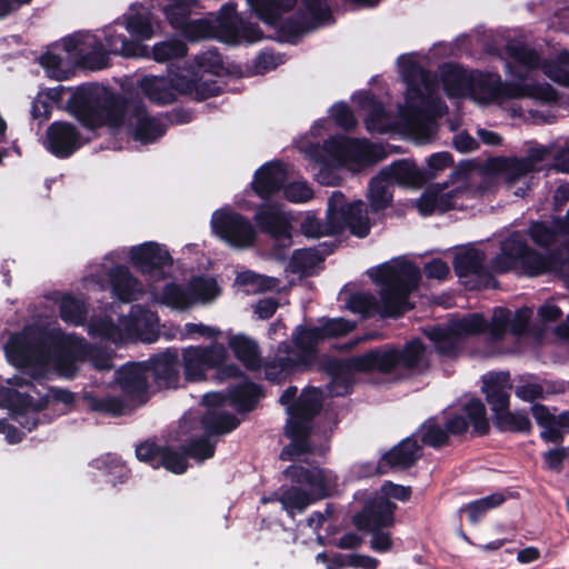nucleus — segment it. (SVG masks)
Listing matches in <instances>:
<instances>
[{
  "label": "nucleus",
  "instance_id": "40",
  "mask_svg": "<svg viewBox=\"0 0 569 569\" xmlns=\"http://www.w3.org/2000/svg\"><path fill=\"white\" fill-rule=\"evenodd\" d=\"M188 286L192 300V307L198 303H211L221 293V288L219 287L217 280L208 276L192 277L189 280Z\"/></svg>",
  "mask_w": 569,
  "mask_h": 569
},
{
  "label": "nucleus",
  "instance_id": "46",
  "mask_svg": "<svg viewBox=\"0 0 569 569\" xmlns=\"http://www.w3.org/2000/svg\"><path fill=\"white\" fill-rule=\"evenodd\" d=\"M320 263V253L317 248L298 249L293 252L289 262V270L293 273L309 276L313 273Z\"/></svg>",
  "mask_w": 569,
  "mask_h": 569
},
{
  "label": "nucleus",
  "instance_id": "20",
  "mask_svg": "<svg viewBox=\"0 0 569 569\" xmlns=\"http://www.w3.org/2000/svg\"><path fill=\"white\" fill-rule=\"evenodd\" d=\"M348 227L356 237L363 238L369 233L370 224L367 209L362 201L347 203L341 192H335L327 209V224L322 236H332Z\"/></svg>",
  "mask_w": 569,
  "mask_h": 569
},
{
  "label": "nucleus",
  "instance_id": "38",
  "mask_svg": "<svg viewBox=\"0 0 569 569\" xmlns=\"http://www.w3.org/2000/svg\"><path fill=\"white\" fill-rule=\"evenodd\" d=\"M124 28L123 22H116L104 29V44L101 46L107 54V63L109 62V54H120L123 57H142L147 52V48L138 43L136 40H130L123 32L118 29ZM99 41L100 38H98Z\"/></svg>",
  "mask_w": 569,
  "mask_h": 569
},
{
  "label": "nucleus",
  "instance_id": "7",
  "mask_svg": "<svg viewBox=\"0 0 569 569\" xmlns=\"http://www.w3.org/2000/svg\"><path fill=\"white\" fill-rule=\"evenodd\" d=\"M399 73L407 84L406 103L400 109L403 128L417 142L435 134V119L446 111L438 94V83L422 69V58L416 53L398 58Z\"/></svg>",
  "mask_w": 569,
  "mask_h": 569
},
{
  "label": "nucleus",
  "instance_id": "13",
  "mask_svg": "<svg viewBox=\"0 0 569 569\" xmlns=\"http://www.w3.org/2000/svg\"><path fill=\"white\" fill-rule=\"evenodd\" d=\"M114 312L103 318L93 317L88 325V332L92 337L113 343L128 339H139L147 342L156 340L159 329V318L156 312L133 306L129 317H113Z\"/></svg>",
  "mask_w": 569,
  "mask_h": 569
},
{
  "label": "nucleus",
  "instance_id": "42",
  "mask_svg": "<svg viewBox=\"0 0 569 569\" xmlns=\"http://www.w3.org/2000/svg\"><path fill=\"white\" fill-rule=\"evenodd\" d=\"M228 345L237 359L248 369H257L260 367L258 345L253 340L243 335H234L229 338Z\"/></svg>",
  "mask_w": 569,
  "mask_h": 569
},
{
  "label": "nucleus",
  "instance_id": "28",
  "mask_svg": "<svg viewBox=\"0 0 569 569\" xmlns=\"http://www.w3.org/2000/svg\"><path fill=\"white\" fill-rule=\"evenodd\" d=\"M149 368L144 362L122 366L116 373V380L124 396L139 405L148 399Z\"/></svg>",
  "mask_w": 569,
  "mask_h": 569
},
{
  "label": "nucleus",
  "instance_id": "5",
  "mask_svg": "<svg viewBox=\"0 0 569 569\" xmlns=\"http://www.w3.org/2000/svg\"><path fill=\"white\" fill-rule=\"evenodd\" d=\"M161 6L168 23L181 31L191 41L217 39L228 46L254 43L262 39V31L257 23L244 20L233 1L221 6L217 12L191 20L193 9L199 0H157Z\"/></svg>",
  "mask_w": 569,
  "mask_h": 569
},
{
  "label": "nucleus",
  "instance_id": "64",
  "mask_svg": "<svg viewBox=\"0 0 569 569\" xmlns=\"http://www.w3.org/2000/svg\"><path fill=\"white\" fill-rule=\"evenodd\" d=\"M90 466L94 469L102 470L107 475L120 473L123 475L124 467L121 461L111 455H106L91 461Z\"/></svg>",
  "mask_w": 569,
  "mask_h": 569
},
{
  "label": "nucleus",
  "instance_id": "53",
  "mask_svg": "<svg viewBox=\"0 0 569 569\" xmlns=\"http://www.w3.org/2000/svg\"><path fill=\"white\" fill-rule=\"evenodd\" d=\"M503 501L502 493H492L467 505L461 511L467 512L470 522L476 523L483 513L500 506Z\"/></svg>",
  "mask_w": 569,
  "mask_h": 569
},
{
  "label": "nucleus",
  "instance_id": "1",
  "mask_svg": "<svg viewBox=\"0 0 569 569\" xmlns=\"http://www.w3.org/2000/svg\"><path fill=\"white\" fill-rule=\"evenodd\" d=\"M297 393V387H289L280 397L288 413L286 435L290 439L281 451V459L298 461V465L284 471L291 485H283L273 495L261 498L262 503L278 501L291 518L303 513L320 497V470L310 461L313 453L308 440L312 419L320 410V390L316 387L305 388L296 400Z\"/></svg>",
  "mask_w": 569,
  "mask_h": 569
},
{
  "label": "nucleus",
  "instance_id": "23",
  "mask_svg": "<svg viewBox=\"0 0 569 569\" xmlns=\"http://www.w3.org/2000/svg\"><path fill=\"white\" fill-rule=\"evenodd\" d=\"M210 224L212 232L233 248L246 249L256 241L257 232L250 220L229 207L217 209Z\"/></svg>",
  "mask_w": 569,
  "mask_h": 569
},
{
  "label": "nucleus",
  "instance_id": "3",
  "mask_svg": "<svg viewBox=\"0 0 569 569\" xmlns=\"http://www.w3.org/2000/svg\"><path fill=\"white\" fill-rule=\"evenodd\" d=\"M510 59L507 69L515 80L502 84L496 73L467 71L458 66L447 64L440 69L445 92L449 98L468 96L479 104L502 103L507 98L531 97L550 102L557 100V92L549 84L531 86L521 83L528 80V73L539 66L538 53L522 42H510L506 47Z\"/></svg>",
  "mask_w": 569,
  "mask_h": 569
},
{
  "label": "nucleus",
  "instance_id": "48",
  "mask_svg": "<svg viewBox=\"0 0 569 569\" xmlns=\"http://www.w3.org/2000/svg\"><path fill=\"white\" fill-rule=\"evenodd\" d=\"M566 226L562 219H555L552 222H533L529 229L531 239L541 246L551 243L558 233H565Z\"/></svg>",
  "mask_w": 569,
  "mask_h": 569
},
{
  "label": "nucleus",
  "instance_id": "55",
  "mask_svg": "<svg viewBox=\"0 0 569 569\" xmlns=\"http://www.w3.org/2000/svg\"><path fill=\"white\" fill-rule=\"evenodd\" d=\"M545 386L533 377H520L516 387V396L523 401H533L543 398Z\"/></svg>",
  "mask_w": 569,
  "mask_h": 569
},
{
  "label": "nucleus",
  "instance_id": "33",
  "mask_svg": "<svg viewBox=\"0 0 569 569\" xmlns=\"http://www.w3.org/2000/svg\"><path fill=\"white\" fill-rule=\"evenodd\" d=\"M80 144V133L72 124L53 122L48 128L46 148L54 156L60 158L69 157Z\"/></svg>",
  "mask_w": 569,
  "mask_h": 569
},
{
  "label": "nucleus",
  "instance_id": "49",
  "mask_svg": "<svg viewBox=\"0 0 569 569\" xmlns=\"http://www.w3.org/2000/svg\"><path fill=\"white\" fill-rule=\"evenodd\" d=\"M87 315V307L82 299L71 295H66L60 302L61 319L70 325L79 326L83 323Z\"/></svg>",
  "mask_w": 569,
  "mask_h": 569
},
{
  "label": "nucleus",
  "instance_id": "50",
  "mask_svg": "<svg viewBox=\"0 0 569 569\" xmlns=\"http://www.w3.org/2000/svg\"><path fill=\"white\" fill-rule=\"evenodd\" d=\"M187 46L178 40L170 39L157 42L152 47V58L157 62H166L186 56Z\"/></svg>",
  "mask_w": 569,
  "mask_h": 569
},
{
  "label": "nucleus",
  "instance_id": "14",
  "mask_svg": "<svg viewBox=\"0 0 569 569\" xmlns=\"http://www.w3.org/2000/svg\"><path fill=\"white\" fill-rule=\"evenodd\" d=\"M492 268L497 272L520 268L530 277L547 272L569 276V261L562 260L557 253L541 256L529 250L519 234H512L502 241L500 253L492 260Z\"/></svg>",
  "mask_w": 569,
  "mask_h": 569
},
{
  "label": "nucleus",
  "instance_id": "29",
  "mask_svg": "<svg viewBox=\"0 0 569 569\" xmlns=\"http://www.w3.org/2000/svg\"><path fill=\"white\" fill-rule=\"evenodd\" d=\"M254 221L263 232L270 234L283 247L291 246V226L288 214L279 204L261 206Z\"/></svg>",
  "mask_w": 569,
  "mask_h": 569
},
{
  "label": "nucleus",
  "instance_id": "26",
  "mask_svg": "<svg viewBox=\"0 0 569 569\" xmlns=\"http://www.w3.org/2000/svg\"><path fill=\"white\" fill-rule=\"evenodd\" d=\"M161 6L157 0H142L132 4L123 16L124 29L137 40H150L161 31V21L156 18L151 8Z\"/></svg>",
  "mask_w": 569,
  "mask_h": 569
},
{
  "label": "nucleus",
  "instance_id": "47",
  "mask_svg": "<svg viewBox=\"0 0 569 569\" xmlns=\"http://www.w3.org/2000/svg\"><path fill=\"white\" fill-rule=\"evenodd\" d=\"M83 401L94 411L118 416L126 410L123 400L114 396H100L90 391L83 393Z\"/></svg>",
  "mask_w": 569,
  "mask_h": 569
},
{
  "label": "nucleus",
  "instance_id": "59",
  "mask_svg": "<svg viewBox=\"0 0 569 569\" xmlns=\"http://www.w3.org/2000/svg\"><path fill=\"white\" fill-rule=\"evenodd\" d=\"M287 200L295 203H305L312 199L313 190L305 181H292L283 186Z\"/></svg>",
  "mask_w": 569,
  "mask_h": 569
},
{
  "label": "nucleus",
  "instance_id": "57",
  "mask_svg": "<svg viewBox=\"0 0 569 569\" xmlns=\"http://www.w3.org/2000/svg\"><path fill=\"white\" fill-rule=\"evenodd\" d=\"M499 426L503 429L528 432L531 428L529 418L525 413L511 412L506 410L496 418Z\"/></svg>",
  "mask_w": 569,
  "mask_h": 569
},
{
  "label": "nucleus",
  "instance_id": "41",
  "mask_svg": "<svg viewBox=\"0 0 569 569\" xmlns=\"http://www.w3.org/2000/svg\"><path fill=\"white\" fill-rule=\"evenodd\" d=\"M483 260V253L476 248L460 249L453 260L455 271L460 278L480 276Z\"/></svg>",
  "mask_w": 569,
  "mask_h": 569
},
{
  "label": "nucleus",
  "instance_id": "60",
  "mask_svg": "<svg viewBox=\"0 0 569 569\" xmlns=\"http://www.w3.org/2000/svg\"><path fill=\"white\" fill-rule=\"evenodd\" d=\"M365 101L372 104V111L366 118V126L368 130L376 132H385L388 130V121L382 108L379 104H375L373 100L369 94H362Z\"/></svg>",
  "mask_w": 569,
  "mask_h": 569
},
{
  "label": "nucleus",
  "instance_id": "21",
  "mask_svg": "<svg viewBox=\"0 0 569 569\" xmlns=\"http://www.w3.org/2000/svg\"><path fill=\"white\" fill-rule=\"evenodd\" d=\"M130 263L143 274L149 283L167 278L173 266L168 248L156 241L123 248Z\"/></svg>",
  "mask_w": 569,
  "mask_h": 569
},
{
  "label": "nucleus",
  "instance_id": "19",
  "mask_svg": "<svg viewBox=\"0 0 569 569\" xmlns=\"http://www.w3.org/2000/svg\"><path fill=\"white\" fill-rule=\"evenodd\" d=\"M551 146L532 148L525 159L495 158L488 162V169L505 180L509 186L521 182L522 186L512 192L517 197H523L530 188L531 172L543 169L541 162L551 154Z\"/></svg>",
  "mask_w": 569,
  "mask_h": 569
},
{
  "label": "nucleus",
  "instance_id": "52",
  "mask_svg": "<svg viewBox=\"0 0 569 569\" xmlns=\"http://www.w3.org/2000/svg\"><path fill=\"white\" fill-rule=\"evenodd\" d=\"M545 74L551 80L569 87V53H560L556 60L542 64Z\"/></svg>",
  "mask_w": 569,
  "mask_h": 569
},
{
  "label": "nucleus",
  "instance_id": "63",
  "mask_svg": "<svg viewBox=\"0 0 569 569\" xmlns=\"http://www.w3.org/2000/svg\"><path fill=\"white\" fill-rule=\"evenodd\" d=\"M218 335H220V330L217 327L207 326L203 323L188 322L184 325V329L180 331L179 338L181 340L190 339L194 336L216 338Z\"/></svg>",
  "mask_w": 569,
  "mask_h": 569
},
{
  "label": "nucleus",
  "instance_id": "35",
  "mask_svg": "<svg viewBox=\"0 0 569 569\" xmlns=\"http://www.w3.org/2000/svg\"><path fill=\"white\" fill-rule=\"evenodd\" d=\"M149 293L153 302L174 311H187L192 308L189 286L176 281L166 282L161 288L149 283Z\"/></svg>",
  "mask_w": 569,
  "mask_h": 569
},
{
  "label": "nucleus",
  "instance_id": "56",
  "mask_svg": "<svg viewBox=\"0 0 569 569\" xmlns=\"http://www.w3.org/2000/svg\"><path fill=\"white\" fill-rule=\"evenodd\" d=\"M391 525H375L369 527L356 526L359 530L371 532L370 547L377 552H387L392 547V538L388 531L381 530L382 528L390 527Z\"/></svg>",
  "mask_w": 569,
  "mask_h": 569
},
{
  "label": "nucleus",
  "instance_id": "22",
  "mask_svg": "<svg viewBox=\"0 0 569 569\" xmlns=\"http://www.w3.org/2000/svg\"><path fill=\"white\" fill-rule=\"evenodd\" d=\"M409 487L386 482L380 491L353 517L355 526L369 527L375 525H392L396 505L390 499L406 501L410 498Z\"/></svg>",
  "mask_w": 569,
  "mask_h": 569
},
{
  "label": "nucleus",
  "instance_id": "4",
  "mask_svg": "<svg viewBox=\"0 0 569 569\" xmlns=\"http://www.w3.org/2000/svg\"><path fill=\"white\" fill-rule=\"evenodd\" d=\"M69 107L84 128L108 126L114 131L128 130L143 144L157 141L167 130L166 118L149 116L142 99L114 96L100 84L79 87L71 94Z\"/></svg>",
  "mask_w": 569,
  "mask_h": 569
},
{
  "label": "nucleus",
  "instance_id": "30",
  "mask_svg": "<svg viewBox=\"0 0 569 569\" xmlns=\"http://www.w3.org/2000/svg\"><path fill=\"white\" fill-rule=\"evenodd\" d=\"M136 456L140 461L149 463L153 468L160 466L168 471L181 475L186 472L188 463L186 457L172 448L159 447L154 442L146 441L136 448Z\"/></svg>",
  "mask_w": 569,
  "mask_h": 569
},
{
  "label": "nucleus",
  "instance_id": "15",
  "mask_svg": "<svg viewBox=\"0 0 569 569\" xmlns=\"http://www.w3.org/2000/svg\"><path fill=\"white\" fill-rule=\"evenodd\" d=\"M124 257V249L106 253L100 262L88 266L84 281H90L101 290L109 288L112 297L121 302L138 300L143 295V284L129 267L120 263Z\"/></svg>",
  "mask_w": 569,
  "mask_h": 569
},
{
  "label": "nucleus",
  "instance_id": "62",
  "mask_svg": "<svg viewBox=\"0 0 569 569\" xmlns=\"http://www.w3.org/2000/svg\"><path fill=\"white\" fill-rule=\"evenodd\" d=\"M353 323L342 318H333L322 321V338L339 337L350 332Z\"/></svg>",
  "mask_w": 569,
  "mask_h": 569
},
{
  "label": "nucleus",
  "instance_id": "6",
  "mask_svg": "<svg viewBox=\"0 0 569 569\" xmlns=\"http://www.w3.org/2000/svg\"><path fill=\"white\" fill-rule=\"evenodd\" d=\"M368 274L379 287V300L371 293L356 292L346 300L347 309L361 316L395 317L411 308L408 299L420 280L418 267L399 258L371 268Z\"/></svg>",
  "mask_w": 569,
  "mask_h": 569
},
{
  "label": "nucleus",
  "instance_id": "61",
  "mask_svg": "<svg viewBox=\"0 0 569 569\" xmlns=\"http://www.w3.org/2000/svg\"><path fill=\"white\" fill-rule=\"evenodd\" d=\"M237 282L240 284L249 286L252 284L258 290L272 289L278 286V280L270 277H264L253 271L246 270L239 272L237 276Z\"/></svg>",
  "mask_w": 569,
  "mask_h": 569
},
{
  "label": "nucleus",
  "instance_id": "18",
  "mask_svg": "<svg viewBox=\"0 0 569 569\" xmlns=\"http://www.w3.org/2000/svg\"><path fill=\"white\" fill-rule=\"evenodd\" d=\"M470 426L479 435L488 430L489 423L486 417V408L479 399H471L459 409L452 411L446 421L447 431L442 430L435 420L429 419L420 427L419 435L423 443L439 447L447 442L448 432L452 435L462 433Z\"/></svg>",
  "mask_w": 569,
  "mask_h": 569
},
{
  "label": "nucleus",
  "instance_id": "34",
  "mask_svg": "<svg viewBox=\"0 0 569 569\" xmlns=\"http://www.w3.org/2000/svg\"><path fill=\"white\" fill-rule=\"evenodd\" d=\"M186 80H193L199 87H203L206 80L211 79L219 88L214 77L223 72V61L217 49H209L198 54L189 68L180 69Z\"/></svg>",
  "mask_w": 569,
  "mask_h": 569
},
{
  "label": "nucleus",
  "instance_id": "45",
  "mask_svg": "<svg viewBox=\"0 0 569 569\" xmlns=\"http://www.w3.org/2000/svg\"><path fill=\"white\" fill-rule=\"evenodd\" d=\"M368 200L373 211L386 209L392 202L391 186L380 172L370 181Z\"/></svg>",
  "mask_w": 569,
  "mask_h": 569
},
{
  "label": "nucleus",
  "instance_id": "54",
  "mask_svg": "<svg viewBox=\"0 0 569 569\" xmlns=\"http://www.w3.org/2000/svg\"><path fill=\"white\" fill-rule=\"evenodd\" d=\"M320 128L317 122L310 129V132L302 136L297 141V147L301 153L308 159L313 161L316 164L320 162V140H319Z\"/></svg>",
  "mask_w": 569,
  "mask_h": 569
},
{
  "label": "nucleus",
  "instance_id": "2",
  "mask_svg": "<svg viewBox=\"0 0 569 569\" xmlns=\"http://www.w3.org/2000/svg\"><path fill=\"white\" fill-rule=\"evenodd\" d=\"M8 361L33 379L50 372L73 378L78 363L89 360L98 370L112 367L110 353L89 346L84 339L64 333L56 321L38 320L12 335L4 346Z\"/></svg>",
  "mask_w": 569,
  "mask_h": 569
},
{
  "label": "nucleus",
  "instance_id": "8",
  "mask_svg": "<svg viewBox=\"0 0 569 569\" xmlns=\"http://www.w3.org/2000/svg\"><path fill=\"white\" fill-rule=\"evenodd\" d=\"M260 397L259 386L249 381H243L231 388L228 396L220 392L204 395L203 405L207 407V412L203 415L201 423L206 429V436L192 440L186 449V455L200 462L211 458L216 446L211 441V435L230 432L239 423L238 419L226 410L227 406L238 411H248L254 407Z\"/></svg>",
  "mask_w": 569,
  "mask_h": 569
},
{
  "label": "nucleus",
  "instance_id": "32",
  "mask_svg": "<svg viewBox=\"0 0 569 569\" xmlns=\"http://www.w3.org/2000/svg\"><path fill=\"white\" fill-rule=\"evenodd\" d=\"M149 368V377L159 388H177L180 380L179 356L173 350H166L144 362Z\"/></svg>",
  "mask_w": 569,
  "mask_h": 569
},
{
  "label": "nucleus",
  "instance_id": "10",
  "mask_svg": "<svg viewBox=\"0 0 569 569\" xmlns=\"http://www.w3.org/2000/svg\"><path fill=\"white\" fill-rule=\"evenodd\" d=\"M530 317L531 310L521 308L516 311L512 320H510L509 311L498 307L493 310L490 323L480 313H471L451 320L447 327L431 328L427 333L437 350L447 355L456 349L462 337L480 333L486 329L489 330L492 340L501 339L508 327L513 333L520 335L526 330Z\"/></svg>",
  "mask_w": 569,
  "mask_h": 569
},
{
  "label": "nucleus",
  "instance_id": "25",
  "mask_svg": "<svg viewBox=\"0 0 569 569\" xmlns=\"http://www.w3.org/2000/svg\"><path fill=\"white\" fill-rule=\"evenodd\" d=\"M228 351L221 343L189 346L181 351L183 376L187 381L197 382L206 378L210 369L219 368L227 359Z\"/></svg>",
  "mask_w": 569,
  "mask_h": 569
},
{
  "label": "nucleus",
  "instance_id": "17",
  "mask_svg": "<svg viewBox=\"0 0 569 569\" xmlns=\"http://www.w3.org/2000/svg\"><path fill=\"white\" fill-rule=\"evenodd\" d=\"M137 86L151 102L157 104L172 103L179 94L204 100L219 93V87L211 79L206 80L203 87H199L193 80H186L180 69L177 72L170 71L168 77L144 76L138 80Z\"/></svg>",
  "mask_w": 569,
  "mask_h": 569
},
{
  "label": "nucleus",
  "instance_id": "39",
  "mask_svg": "<svg viewBox=\"0 0 569 569\" xmlns=\"http://www.w3.org/2000/svg\"><path fill=\"white\" fill-rule=\"evenodd\" d=\"M380 173L388 180L391 187L393 183L417 187L423 181V177L418 168L408 161L395 162L382 169Z\"/></svg>",
  "mask_w": 569,
  "mask_h": 569
},
{
  "label": "nucleus",
  "instance_id": "44",
  "mask_svg": "<svg viewBox=\"0 0 569 569\" xmlns=\"http://www.w3.org/2000/svg\"><path fill=\"white\" fill-rule=\"evenodd\" d=\"M351 362L349 365L336 362L331 365L326 375L329 379L327 389L331 396H345L349 392L351 385Z\"/></svg>",
  "mask_w": 569,
  "mask_h": 569
},
{
  "label": "nucleus",
  "instance_id": "24",
  "mask_svg": "<svg viewBox=\"0 0 569 569\" xmlns=\"http://www.w3.org/2000/svg\"><path fill=\"white\" fill-rule=\"evenodd\" d=\"M325 149L335 157L339 164L353 171L375 163L385 156L379 146L367 140H356L347 137L331 139L325 143Z\"/></svg>",
  "mask_w": 569,
  "mask_h": 569
},
{
  "label": "nucleus",
  "instance_id": "12",
  "mask_svg": "<svg viewBox=\"0 0 569 569\" xmlns=\"http://www.w3.org/2000/svg\"><path fill=\"white\" fill-rule=\"evenodd\" d=\"M251 13L273 28L278 39L296 42L303 33L320 24V0H302V9L295 19H284L298 0H246Z\"/></svg>",
  "mask_w": 569,
  "mask_h": 569
},
{
  "label": "nucleus",
  "instance_id": "51",
  "mask_svg": "<svg viewBox=\"0 0 569 569\" xmlns=\"http://www.w3.org/2000/svg\"><path fill=\"white\" fill-rule=\"evenodd\" d=\"M296 539L306 546L320 543V512H313L305 522L298 525Z\"/></svg>",
  "mask_w": 569,
  "mask_h": 569
},
{
  "label": "nucleus",
  "instance_id": "37",
  "mask_svg": "<svg viewBox=\"0 0 569 569\" xmlns=\"http://www.w3.org/2000/svg\"><path fill=\"white\" fill-rule=\"evenodd\" d=\"M510 377L507 372L490 373L483 377L482 391L496 418L509 408Z\"/></svg>",
  "mask_w": 569,
  "mask_h": 569
},
{
  "label": "nucleus",
  "instance_id": "43",
  "mask_svg": "<svg viewBox=\"0 0 569 569\" xmlns=\"http://www.w3.org/2000/svg\"><path fill=\"white\" fill-rule=\"evenodd\" d=\"M420 457V448L416 440L408 438L385 455L388 465L396 468H407Z\"/></svg>",
  "mask_w": 569,
  "mask_h": 569
},
{
  "label": "nucleus",
  "instance_id": "9",
  "mask_svg": "<svg viewBox=\"0 0 569 569\" xmlns=\"http://www.w3.org/2000/svg\"><path fill=\"white\" fill-rule=\"evenodd\" d=\"M8 385L0 387V406L9 408L11 419L27 431L37 427L41 409L61 405L66 411L74 401L69 390L33 385L21 375L9 379Z\"/></svg>",
  "mask_w": 569,
  "mask_h": 569
},
{
  "label": "nucleus",
  "instance_id": "16",
  "mask_svg": "<svg viewBox=\"0 0 569 569\" xmlns=\"http://www.w3.org/2000/svg\"><path fill=\"white\" fill-rule=\"evenodd\" d=\"M319 343V328L297 327L292 345L287 341L280 343L274 358L266 363V378L277 382L293 370L309 367L317 359Z\"/></svg>",
  "mask_w": 569,
  "mask_h": 569
},
{
  "label": "nucleus",
  "instance_id": "31",
  "mask_svg": "<svg viewBox=\"0 0 569 569\" xmlns=\"http://www.w3.org/2000/svg\"><path fill=\"white\" fill-rule=\"evenodd\" d=\"M287 179L286 166L279 161H270L254 172L251 187L259 198L268 200L284 186Z\"/></svg>",
  "mask_w": 569,
  "mask_h": 569
},
{
  "label": "nucleus",
  "instance_id": "36",
  "mask_svg": "<svg viewBox=\"0 0 569 569\" xmlns=\"http://www.w3.org/2000/svg\"><path fill=\"white\" fill-rule=\"evenodd\" d=\"M400 351L390 347L370 350L351 359L356 371L390 372L399 366Z\"/></svg>",
  "mask_w": 569,
  "mask_h": 569
},
{
  "label": "nucleus",
  "instance_id": "27",
  "mask_svg": "<svg viewBox=\"0 0 569 569\" xmlns=\"http://www.w3.org/2000/svg\"><path fill=\"white\" fill-rule=\"evenodd\" d=\"M466 190L448 184H435L425 190L416 202L418 212L426 217L437 212L460 208V200L466 196Z\"/></svg>",
  "mask_w": 569,
  "mask_h": 569
},
{
  "label": "nucleus",
  "instance_id": "58",
  "mask_svg": "<svg viewBox=\"0 0 569 569\" xmlns=\"http://www.w3.org/2000/svg\"><path fill=\"white\" fill-rule=\"evenodd\" d=\"M425 361V349L420 341L413 340L409 342L400 352L399 366L406 368L420 367Z\"/></svg>",
  "mask_w": 569,
  "mask_h": 569
},
{
  "label": "nucleus",
  "instance_id": "11",
  "mask_svg": "<svg viewBox=\"0 0 569 569\" xmlns=\"http://www.w3.org/2000/svg\"><path fill=\"white\" fill-rule=\"evenodd\" d=\"M39 61L49 78L64 80L69 78L74 66L91 70L106 68L107 54L98 36L77 32L51 46Z\"/></svg>",
  "mask_w": 569,
  "mask_h": 569
}]
</instances>
